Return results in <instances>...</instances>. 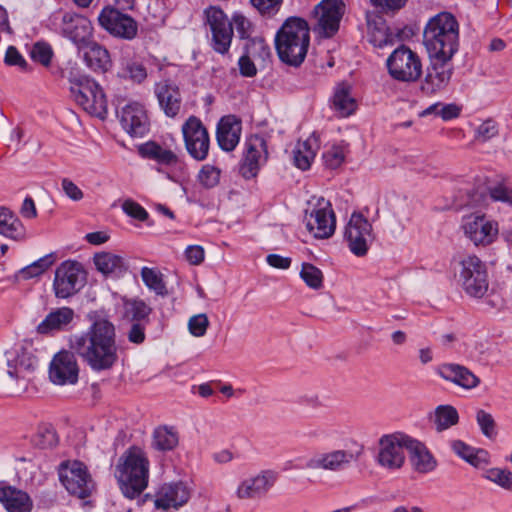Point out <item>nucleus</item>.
<instances>
[{
    "mask_svg": "<svg viewBox=\"0 0 512 512\" xmlns=\"http://www.w3.org/2000/svg\"><path fill=\"white\" fill-rule=\"evenodd\" d=\"M372 5L385 12H394L401 9L407 0H370Z\"/></svg>",
    "mask_w": 512,
    "mask_h": 512,
    "instance_id": "60",
    "label": "nucleus"
},
{
    "mask_svg": "<svg viewBox=\"0 0 512 512\" xmlns=\"http://www.w3.org/2000/svg\"><path fill=\"white\" fill-rule=\"evenodd\" d=\"M300 278L311 289L319 290L323 287V273L318 267L311 263L302 264Z\"/></svg>",
    "mask_w": 512,
    "mask_h": 512,
    "instance_id": "43",
    "label": "nucleus"
},
{
    "mask_svg": "<svg viewBox=\"0 0 512 512\" xmlns=\"http://www.w3.org/2000/svg\"><path fill=\"white\" fill-rule=\"evenodd\" d=\"M58 475L61 484L74 496L84 499L91 495L94 482L87 467L80 461H65L59 465Z\"/></svg>",
    "mask_w": 512,
    "mask_h": 512,
    "instance_id": "9",
    "label": "nucleus"
},
{
    "mask_svg": "<svg viewBox=\"0 0 512 512\" xmlns=\"http://www.w3.org/2000/svg\"><path fill=\"white\" fill-rule=\"evenodd\" d=\"M98 22L104 30L115 37L131 40L137 34V23L134 19L110 6L101 10Z\"/></svg>",
    "mask_w": 512,
    "mask_h": 512,
    "instance_id": "21",
    "label": "nucleus"
},
{
    "mask_svg": "<svg viewBox=\"0 0 512 512\" xmlns=\"http://www.w3.org/2000/svg\"><path fill=\"white\" fill-rule=\"evenodd\" d=\"M0 503L7 512H32L34 507L31 496L12 485L0 486Z\"/></svg>",
    "mask_w": 512,
    "mask_h": 512,
    "instance_id": "28",
    "label": "nucleus"
},
{
    "mask_svg": "<svg viewBox=\"0 0 512 512\" xmlns=\"http://www.w3.org/2000/svg\"><path fill=\"white\" fill-rule=\"evenodd\" d=\"M141 278L144 284L157 295H167L168 291L163 281V275L158 269L143 267L141 269Z\"/></svg>",
    "mask_w": 512,
    "mask_h": 512,
    "instance_id": "41",
    "label": "nucleus"
},
{
    "mask_svg": "<svg viewBox=\"0 0 512 512\" xmlns=\"http://www.w3.org/2000/svg\"><path fill=\"white\" fill-rule=\"evenodd\" d=\"M206 23L212 36L213 49L221 54L228 52L233 38V24L218 7L210 6L205 10Z\"/></svg>",
    "mask_w": 512,
    "mask_h": 512,
    "instance_id": "18",
    "label": "nucleus"
},
{
    "mask_svg": "<svg viewBox=\"0 0 512 512\" xmlns=\"http://www.w3.org/2000/svg\"><path fill=\"white\" fill-rule=\"evenodd\" d=\"M53 262H54L53 256L51 254L46 255V256L34 261L30 265L24 267L20 271V273L24 279H30L33 277H37V276L43 274L49 267H51Z\"/></svg>",
    "mask_w": 512,
    "mask_h": 512,
    "instance_id": "44",
    "label": "nucleus"
},
{
    "mask_svg": "<svg viewBox=\"0 0 512 512\" xmlns=\"http://www.w3.org/2000/svg\"><path fill=\"white\" fill-rule=\"evenodd\" d=\"M309 45V25L299 17L286 19L275 35L277 55L283 63L289 66L298 67L303 63Z\"/></svg>",
    "mask_w": 512,
    "mask_h": 512,
    "instance_id": "3",
    "label": "nucleus"
},
{
    "mask_svg": "<svg viewBox=\"0 0 512 512\" xmlns=\"http://www.w3.org/2000/svg\"><path fill=\"white\" fill-rule=\"evenodd\" d=\"M461 113V107L455 103L441 105L440 110L436 115L440 116L444 121H449L458 118Z\"/></svg>",
    "mask_w": 512,
    "mask_h": 512,
    "instance_id": "62",
    "label": "nucleus"
},
{
    "mask_svg": "<svg viewBox=\"0 0 512 512\" xmlns=\"http://www.w3.org/2000/svg\"><path fill=\"white\" fill-rule=\"evenodd\" d=\"M241 130V121L234 115L222 117L216 131L219 147L227 152L233 151L239 143Z\"/></svg>",
    "mask_w": 512,
    "mask_h": 512,
    "instance_id": "30",
    "label": "nucleus"
},
{
    "mask_svg": "<svg viewBox=\"0 0 512 512\" xmlns=\"http://www.w3.org/2000/svg\"><path fill=\"white\" fill-rule=\"evenodd\" d=\"M346 149L342 145H333L323 153V162L327 168L336 169L340 167L346 157Z\"/></svg>",
    "mask_w": 512,
    "mask_h": 512,
    "instance_id": "45",
    "label": "nucleus"
},
{
    "mask_svg": "<svg viewBox=\"0 0 512 512\" xmlns=\"http://www.w3.org/2000/svg\"><path fill=\"white\" fill-rule=\"evenodd\" d=\"M459 23L450 12L431 17L423 31V44L429 57L452 58L459 50Z\"/></svg>",
    "mask_w": 512,
    "mask_h": 512,
    "instance_id": "2",
    "label": "nucleus"
},
{
    "mask_svg": "<svg viewBox=\"0 0 512 512\" xmlns=\"http://www.w3.org/2000/svg\"><path fill=\"white\" fill-rule=\"evenodd\" d=\"M498 134V125L493 119H487L482 122L475 130V139L480 142H486Z\"/></svg>",
    "mask_w": 512,
    "mask_h": 512,
    "instance_id": "52",
    "label": "nucleus"
},
{
    "mask_svg": "<svg viewBox=\"0 0 512 512\" xmlns=\"http://www.w3.org/2000/svg\"><path fill=\"white\" fill-rule=\"evenodd\" d=\"M75 318L72 308L63 306L52 309L37 325L36 332L40 335H54L67 331Z\"/></svg>",
    "mask_w": 512,
    "mask_h": 512,
    "instance_id": "26",
    "label": "nucleus"
},
{
    "mask_svg": "<svg viewBox=\"0 0 512 512\" xmlns=\"http://www.w3.org/2000/svg\"><path fill=\"white\" fill-rule=\"evenodd\" d=\"M86 283V272L77 261L62 262L55 270L53 291L58 299H67L77 294Z\"/></svg>",
    "mask_w": 512,
    "mask_h": 512,
    "instance_id": "8",
    "label": "nucleus"
},
{
    "mask_svg": "<svg viewBox=\"0 0 512 512\" xmlns=\"http://www.w3.org/2000/svg\"><path fill=\"white\" fill-rule=\"evenodd\" d=\"M354 460V455L345 450H334L309 459L306 468L316 470L339 471Z\"/></svg>",
    "mask_w": 512,
    "mask_h": 512,
    "instance_id": "31",
    "label": "nucleus"
},
{
    "mask_svg": "<svg viewBox=\"0 0 512 512\" xmlns=\"http://www.w3.org/2000/svg\"><path fill=\"white\" fill-rule=\"evenodd\" d=\"M123 212L138 221H146L148 218V212L136 201L132 199H126L122 203Z\"/></svg>",
    "mask_w": 512,
    "mask_h": 512,
    "instance_id": "54",
    "label": "nucleus"
},
{
    "mask_svg": "<svg viewBox=\"0 0 512 512\" xmlns=\"http://www.w3.org/2000/svg\"><path fill=\"white\" fill-rule=\"evenodd\" d=\"M410 436L403 433L383 435L379 439L377 463L384 469L394 471L405 463V450L408 451Z\"/></svg>",
    "mask_w": 512,
    "mask_h": 512,
    "instance_id": "10",
    "label": "nucleus"
},
{
    "mask_svg": "<svg viewBox=\"0 0 512 512\" xmlns=\"http://www.w3.org/2000/svg\"><path fill=\"white\" fill-rule=\"evenodd\" d=\"M429 59L430 65L421 83V90L427 95H433L448 87L454 73V65L452 58L429 57Z\"/></svg>",
    "mask_w": 512,
    "mask_h": 512,
    "instance_id": "19",
    "label": "nucleus"
},
{
    "mask_svg": "<svg viewBox=\"0 0 512 512\" xmlns=\"http://www.w3.org/2000/svg\"><path fill=\"white\" fill-rule=\"evenodd\" d=\"M179 443L178 432L173 427L160 426L154 430L152 446L159 451H171Z\"/></svg>",
    "mask_w": 512,
    "mask_h": 512,
    "instance_id": "39",
    "label": "nucleus"
},
{
    "mask_svg": "<svg viewBox=\"0 0 512 512\" xmlns=\"http://www.w3.org/2000/svg\"><path fill=\"white\" fill-rule=\"evenodd\" d=\"M204 249L199 245L188 246L185 250V256L189 263L199 265L204 260Z\"/></svg>",
    "mask_w": 512,
    "mask_h": 512,
    "instance_id": "64",
    "label": "nucleus"
},
{
    "mask_svg": "<svg viewBox=\"0 0 512 512\" xmlns=\"http://www.w3.org/2000/svg\"><path fill=\"white\" fill-rule=\"evenodd\" d=\"M344 13L345 4L342 0H322L315 7L318 34L325 38L336 34Z\"/></svg>",
    "mask_w": 512,
    "mask_h": 512,
    "instance_id": "20",
    "label": "nucleus"
},
{
    "mask_svg": "<svg viewBox=\"0 0 512 512\" xmlns=\"http://www.w3.org/2000/svg\"><path fill=\"white\" fill-rule=\"evenodd\" d=\"M278 472L263 469L239 481L235 496L240 501H258L264 499L278 481Z\"/></svg>",
    "mask_w": 512,
    "mask_h": 512,
    "instance_id": "11",
    "label": "nucleus"
},
{
    "mask_svg": "<svg viewBox=\"0 0 512 512\" xmlns=\"http://www.w3.org/2000/svg\"><path fill=\"white\" fill-rule=\"evenodd\" d=\"M79 49L83 52V59L89 69L95 73H106L112 66L113 62L109 51L93 40H88Z\"/></svg>",
    "mask_w": 512,
    "mask_h": 512,
    "instance_id": "27",
    "label": "nucleus"
},
{
    "mask_svg": "<svg viewBox=\"0 0 512 512\" xmlns=\"http://www.w3.org/2000/svg\"><path fill=\"white\" fill-rule=\"evenodd\" d=\"M483 477L503 490L512 493V471L508 468H489L484 472Z\"/></svg>",
    "mask_w": 512,
    "mask_h": 512,
    "instance_id": "42",
    "label": "nucleus"
},
{
    "mask_svg": "<svg viewBox=\"0 0 512 512\" xmlns=\"http://www.w3.org/2000/svg\"><path fill=\"white\" fill-rule=\"evenodd\" d=\"M220 170L212 165H204L199 172L198 178L202 185L212 188L219 183Z\"/></svg>",
    "mask_w": 512,
    "mask_h": 512,
    "instance_id": "51",
    "label": "nucleus"
},
{
    "mask_svg": "<svg viewBox=\"0 0 512 512\" xmlns=\"http://www.w3.org/2000/svg\"><path fill=\"white\" fill-rule=\"evenodd\" d=\"M5 358L7 375L20 384L18 390L26 389L30 377L38 366L32 344L29 342L15 344L5 352Z\"/></svg>",
    "mask_w": 512,
    "mask_h": 512,
    "instance_id": "7",
    "label": "nucleus"
},
{
    "mask_svg": "<svg viewBox=\"0 0 512 512\" xmlns=\"http://www.w3.org/2000/svg\"><path fill=\"white\" fill-rule=\"evenodd\" d=\"M139 155L168 168H182L184 163L180 156L167 144L150 140L138 146Z\"/></svg>",
    "mask_w": 512,
    "mask_h": 512,
    "instance_id": "23",
    "label": "nucleus"
},
{
    "mask_svg": "<svg viewBox=\"0 0 512 512\" xmlns=\"http://www.w3.org/2000/svg\"><path fill=\"white\" fill-rule=\"evenodd\" d=\"M344 239L355 256H365L374 239L371 223L361 213L354 212L345 227Z\"/></svg>",
    "mask_w": 512,
    "mask_h": 512,
    "instance_id": "14",
    "label": "nucleus"
},
{
    "mask_svg": "<svg viewBox=\"0 0 512 512\" xmlns=\"http://www.w3.org/2000/svg\"><path fill=\"white\" fill-rule=\"evenodd\" d=\"M437 372L444 380L452 382L466 390L474 389L480 384V378L467 367L460 364H442L439 366Z\"/></svg>",
    "mask_w": 512,
    "mask_h": 512,
    "instance_id": "29",
    "label": "nucleus"
},
{
    "mask_svg": "<svg viewBox=\"0 0 512 512\" xmlns=\"http://www.w3.org/2000/svg\"><path fill=\"white\" fill-rule=\"evenodd\" d=\"M465 461L475 468H483L489 463V455L488 452L483 449H474Z\"/></svg>",
    "mask_w": 512,
    "mask_h": 512,
    "instance_id": "59",
    "label": "nucleus"
},
{
    "mask_svg": "<svg viewBox=\"0 0 512 512\" xmlns=\"http://www.w3.org/2000/svg\"><path fill=\"white\" fill-rule=\"evenodd\" d=\"M283 0H250L251 5L264 16H274L281 8Z\"/></svg>",
    "mask_w": 512,
    "mask_h": 512,
    "instance_id": "53",
    "label": "nucleus"
},
{
    "mask_svg": "<svg viewBox=\"0 0 512 512\" xmlns=\"http://www.w3.org/2000/svg\"><path fill=\"white\" fill-rule=\"evenodd\" d=\"M62 189L67 197L73 201H79L83 198L81 189L70 179L64 178L61 182Z\"/></svg>",
    "mask_w": 512,
    "mask_h": 512,
    "instance_id": "61",
    "label": "nucleus"
},
{
    "mask_svg": "<svg viewBox=\"0 0 512 512\" xmlns=\"http://www.w3.org/2000/svg\"><path fill=\"white\" fill-rule=\"evenodd\" d=\"M52 23L64 37L78 47L87 42L92 33L91 22L74 12H57L53 15Z\"/></svg>",
    "mask_w": 512,
    "mask_h": 512,
    "instance_id": "16",
    "label": "nucleus"
},
{
    "mask_svg": "<svg viewBox=\"0 0 512 512\" xmlns=\"http://www.w3.org/2000/svg\"><path fill=\"white\" fill-rule=\"evenodd\" d=\"M30 56L35 62H39L47 67L51 63L53 57L52 47L46 42H37L33 45Z\"/></svg>",
    "mask_w": 512,
    "mask_h": 512,
    "instance_id": "48",
    "label": "nucleus"
},
{
    "mask_svg": "<svg viewBox=\"0 0 512 512\" xmlns=\"http://www.w3.org/2000/svg\"><path fill=\"white\" fill-rule=\"evenodd\" d=\"M155 94L161 108L168 117H175L181 109V94L179 88L165 80L155 85Z\"/></svg>",
    "mask_w": 512,
    "mask_h": 512,
    "instance_id": "33",
    "label": "nucleus"
},
{
    "mask_svg": "<svg viewBox=\"0 0 512 512\" xmlns=\"http://www.w3.org/2000/svg\"><path fill=\"white\" fill-rule=\"evenodd\" d=\"M408 453L410 464L418 473H430L437 467V461L426 445L412 437H410Z\"/></svg>",
    "mask_w": 512,
    "mask_h": 512,
    "instance_id": "32",
    "label": "nucleus"
},
{
    "mask_svg": "<svg viewBox=\"0 0 512 512\" xmlns=\"http://www.w3.org/2000/svg\"><path fill=\"white\" fill-rule=\"evenodd\" d=\"M96 269L105 276L120 277L128 270L125 259L112 252H99L93 257Z\"/></svg>",
    "mask_w": 512,
    "mask_h": 512,
    "instance_id": "34",
    "label": "nucleus"
},
{
    "mask_svg": "<svg viewBox=\"0 0 512 512\" xmlns=\"http://www.w3.org/2000/svg\"><path fill=\"white\" fill-rule=\"evenodd\" d=\"M459 421V414L451 405H439L434 410L433 423L436 431L442 432L456 425Z\"/></svg>",
    "mask_w": 512,
    "mask_h": 512,
    "instance_id": "40",
    "label": "nucleus"
},
{
    "mask_svg": "<svg viewBox=\"0 0 512 512\" xmlns=\"http://www.w3.org/2000/svg\"><path fill=\"white\" fill-rule=\"evenodd\" d=\"M476 421L484 436H486L489 439H493L496 437V422L492 414L480 409L476 413Z\"/></svg>",
    "mask_w": 512,
    "mask_h": 512,
    "instance_id": "46",
    "label": "nucleus"
},
{
    "mask_svg": "<svg viewBox=\"0 0 512 512\" xmlns=\"http://www.w3.org/2000/svg\"><path fill=\"white\" fill-rule=\"evenodd\" d=\"M332 108L340 117L352 115L357 103L351 94V86L347 83H340L335 88L332 98Z\"/></svg>",
    "mask_w": 512,
    "mask_h": 512,
    "instance_id": "36",
    "label": "nucleus"
},
{
    "mask_svg": "<svg viewBox=\"0 0 512 512\" xmlns=\"http://www.w3.org/2000/svg\"><path fill=\"white\" fill-rule=\"evenodd\" d=\"M71 351L61 350L49 366V378L56 385L77 383L79 365L76 355L94 372L112 369L118 361L115 325L106 317H91L89 327L69 339Z\"/></svg>",
    "mask_w": 512,
    "mask_h": 512,
    "instance_id": "1",
    "label": "nucleus"
},
{
    "mask_svg": "<svg viewBox=\"0 0 512 512\" xmlns=\"http://www.w3.org/2000/svg\"><path fill=\"white\" fill-rule=\"evenodd\" d=\"M68 80L74 101L88 114L104 119L107 99L101 86L87 75L71 73Z\"/></svg>",
    "mask_w": 512,
    "mask_h": 512,
    "instance_id": "6",
    "label": "nucleus"
},
{
    "mask_svg": "<svg viewBox=\"0 0 512 512\" xmlns=\"http://www.w3.org/2000/svg\"><path fill=\"white\" fill-rule=\"evenodd\" d=\"M209 327V319L205 313L193 315L188 320V330L194 337H203Z\"/></svg>",
    "mask_w": 512,
    "mask_h": 512,
    "instance_id": "50",
    "label": "nucleus"
},
{
    "mask_svg": "<svg viewBox=\"0 0 512 512\" xmlns=\"http://www.w3.org/2000/svg\"><path fill=\"white\" fill-rule=\"evenodd\" d=\"M5 63L10 66H18L22 70L27 69V62L14 46H9L5 54Z\"/></svg>",
    "mask_w": 512,
    "mask_h": 512,
    "instance_id": "58",
    "label": "nucleus"
},
{
    "mask_svg": "<svg viewBox=\"0 0 512 512\" xmlns=\"http://www.w3.org/2000/svg\"><path fill=\"white\" fill-rule=\"evenodd\" d=\"M246 51L254 60H265L270 56V48L263 39L254 38L247 42Z\"/></svg>",
    "mask_w": 512,
    "mask_h": 512,
    "instance_id": "49",
    "label": "nucleus"
},
{
    "mask_svg": "<svg viewBox=\"0 0 512 512\" xmlns=\"http://www.w3.org/2000/svg\"><path fill=\"white\" fill-rule=\"evenodd\" d=\"M123 129L134 137H141L149 130V121L144 107L139 103H129L120 113Z\"/></svg>",
    "mask_w": 512,
    "mask_h": 512,
    "instance_id": "25",
    "label": "nucleus"
},
{
    "mask_svg": "<svg viewBox=\"0 0 512 512\" xmlns=\"http://www.w3.org/2000/svg\"><path fill=\"white\" fill-rule=\"evenodd\" d=\"M119 75L123 78H129L134 82L141 83L147 77V71L143 64L128 61L122 68V72Z\"/></svg>",
    "mask_w": 512,
    "mask_h": 512,
    "instance_id": "47",
    "label": "nucleus"
},
{
    "mask_svg": "<svg viewBox=\"0 0 512 512\" xmlns=\"http://www.w3.org/2000/svg\"><path fill=\"white\" fill-rule=\"evenodd\" d=\"M149 466L145 451L138 446L128 448L120 456L115 467V477L126 498L135 499L146 489Z\"/></svg>",
    "mask_w": 512,
    "mask_h": 512,
    "instance_id": "4",
    "label": "nucleus"
},
{
    "mask_svg": "<svg viewBox=\"0 0 512 512\" xmlns=\"http://www.w3.org/2000/svg\"><path fill=\"white\" fill-rule=\"evenodd\" d=\"M245 147L240 173L245 179H251L258 174L260 167L267 162V141L260 135H251L246 139Z\"/></svg>",
    "mask_w": 512,
    "mask_h": 512,
    "instance_id": "22",
    "label": "nucleus"
},
{
    "mask_svg": "<svg viewBox=\"0 0 512 512\" xmlns=\"http://www.w3.org/2000/svg\"><path fill=\"white\" fill-rule=\"evenodd\" d=\"M0 234L13 240H22L26 235L22 222L5 207H0Z\"/></svg>",
    "mask_w": 512,
    "mask_h": 512,
    "instance_id": "37",
    "label": "nucleus"
},
{
    "mask_svg": "<svg viewBox=\"0 0 512 512\" xmlns=\"http://www.w3.org/2000/svg\"><path fill=\"white\" fill-rule=\"evenodd\" d=\"M489 196L493 201L503 202L512 206V188L504 184H497L488 189Z\"/></svg>",
    "mask_w": 512,
    "mask_h": 512,
    "instance_id": "55",
    "label": "nucleus"
},
{
    "mask_svg": "<svg viewBox=\"0 0 512 512\" xmlns=\"http://www.w3.org/2000/svg\"><path fill=\"white\" fill-rule=\"evenodd\" d=\"M306 227L315 238L327 239L334 234L336 218L328 200L317 198L313 208L306 211Z\"/></svg>",
    "mask_w": 512,
    "mask_h": 512,
    "instance_id": "15",
    "label": "nucleus"
},
{
    "mask_svg": "<svg viewBox=\"0 0 512 512\" xmlns=\"http://www.w3.org/2000/svg\"><path fill=\"white\" fill-rule=\"evenodd\" d=\"M152 309L143 300H126L123 304V320L128 323H149Z\"/></svg>",
    "mask_w": 512,
    "mask_h": 512,
    "instance_id": "38",
    "label": "nucleus"
},
{
    "mask_svg": "<svg viewBox=\"0 0 512 512\" xmlns=\"http://www.w3.org/2000/svg\"><path fill=\"white\" fill-rule=\"evenodd\" d=\"M453 271L467 295L482 298L489 288L488 271L485 262L475 254H465L453 261Z\"/></svg>",
    "mask_w": 512,
    "mask_h": 512,
    "instance_id": "5",
    "label": "nucleus"
},
{
    "mask_svg": "<svg viewBox=\"0 0 512 512\" xmlns=\"http://www.w3.org/2000/svg\"><path fill=\"white\" fill-rule=\"evenodd\" d=\"M390 75L399 81H416L422 73L419 56L410 48L402 45L395 49L387 59Z\"/></svg>",
    "mask_w": 512,
    "mask_h": 512,
    "instance_id": "12",
    "label": "nucleus"
},
{
    "mask_svg": "<svg viewBox=\"0 0 512 512\" xmlns=\"http://www.w3.org/2000/svg\"><path fill=\"white\" fill-rule=\"evenodd\" d=\"M319 147L320 145L318 138L314 135L308 137L304 141H298L293 150V160L295 166L301 170L309 169L311 163L315 159Z\"/></svg>",
    "mask_w": 512,
    "mask_h": 512,
    "instance_id": "35",
    "label": "nucleus"
},
{
    "mask_svg": "<svg viewBox=\"0 0 512 512\" xmlns=\"http://www.w3.org/2000/svg\"><path fill=\"white\" fill-rule=\"evenodd\" d=\"M253 60V57H251L247 51H245V54L240 57L238 65L242 76L253 77L256 75L257 68Z\"/></svg>",
    "mask_w": 512,
    "mask_h": 512,
    "instance_id": "57",
    "label": "nucleus"
},
{
    "mask_svg": "<svg viewBox=\"0 0 512 512\" xmlns=\"http://www.w3.org/2000/svg\"><path fill=\"white\" fill-rule=\"evenodd\" d=\"M190 496V488L183 482L164 484L156 495L154 505L163 511L178 509L188 502Z\"/></svg>",
    "mask_w": 512,
    "mask_h": 512,
    "instance_id": "24",
    "label": "nucleus"
},
{
    "mask_svg": "<svg viewBox=\"0 0 512 512\" xmlns=\"http://www.w3.org/2000/svg\"><path fill=\"white\" fill-rule=\"evenodd\" d=\"M182 134L188 154L197 161L205 160L209 152L210 138L201 120L190 116L182 125Z\"/></svg>",
    "mask_w": 512,
    "mask_h": 512,
    "instance_id": "17",
    "label": "nucleus"
},
{
    "mask_svg": "<svg viewBox=\"0 0 512 512\" xmlns=\"http://www.w3.org/2000/svg\"><path fill=\"white\" fill-rule=\"evenodd\" d=\"M131 327L127 333L129 342L142 344L145 341V330L149 323H130Z\"/></svg>",
    "mask_w": 512,
    "mask_h": 512,
    "instance_id": "56",
    "label": "nucleus"
},
{
    "mask_svg": "<svg viewBox=\"0 0 512 512\" xmlns=\"http://www.w3.org/2000/svg\"><path fill=\"white\" fill-rule=\"evenodd\" d=\"M464 236L476 247L492 245L499 235V224L484 214H471L463 219L461 225Z\"/></svg>",
    "mask_w": 512,
    "mask_h": 512,
    "instance_id": "13",
    "label": "nucleus"
},
{
    "mask_svg": "<svg viewBox=\"0 0 512 512\" xmlns=\"http://www.w3.org/2000/svg\"><path fill=\"white\" fill-rule=\"evenodd\" d=\"M232 20L239 36L247 38L251 29L250 21L242 14H234Z\"/></svg>",
    "mask_w": 512,
    "mask_h": 512,
    "instance_id": "63",
    "label": "nucleus"
}]
</instances>
